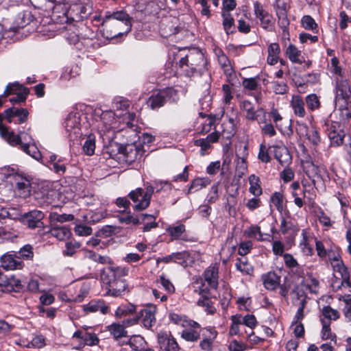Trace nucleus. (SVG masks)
I'll list each match as a JSON object with an SVG mask.
<instances>
[{
	"instance_id": "nucleus-10",
	"label": "nucleus",
	"mask_w": 351,
	"mask_h": 351,
	"mask_svg": "<svg viewBox=\"0 0 351 351\" xmlns=\"http://www.w3.org/2000/svg\"><path fill=\"white\" fill-rule=\"evenodd\" d=\"M5 119L11 123L16 124L25 123L27 120L29 112L23 108L12 107L4 110Z\"/></svg>"
},
{
	"instance_id": "nucleus-16",
	"label": "nucleus",
	"mask_w": 351,
	"mask_h": 351,
	"mask_svg": "<svg viewBox=\"0 0 351 351\" xmlns=\"http://www.w3.org/2000/svg\"><path fill=\"white\" fill-rule=\"evenodd\" d=\"M23 265L21 257L14 254L7 253L1 257V266L5 270L20 269Z\"/></svg>"
},
{
	"instance_id": "nucleus-63",
	"label": "nucleus",
	"mask_w": 351,
	"mask_h": 351,
	"mask_svg": "<svg viewBox=\"0 0 351 351\" xmlns=\"http://www.w3.org/2000/svg\"><path fill=\"white\" fill-rule=\"evenodd\" d=\"M20 257L25 259H31L34 256L33 248L30 245H25L19 252Z\"/></svg>"
},
{
	"instance_id": "nucleus-19",
	"label": "nucleus",
	"mask_w": 351,
	"mask_h": 351,
	"mask_svg": "<svg viewBox=\"0 0 351 351\" xmlns=\"http://www.w3.org/2000/svg\"><path fill=\"white\" fill-rule=\"evenodd\" d=\"M29 89L18 82L9 83L4 90V95L14 94L18 96L19 100L25 101L29 95Z\"/></svg>"
},
{
	"instance_id": "nucleus-58",
	"label": "nucleus",
	"mask_w": 351,
	"mask_h": 351,
	"mask_svg": "<svg viewBox=\"0 0 351 351\" xmlns=\"http://www.w3.org/2000/svg\"><path fill=\"white\" fill-rule=\"evenodd\" d=\"M173 262L182 265L185 263L189 257V253L186 251L171 254Z\"/></svg>"
},
{
	"instance_id": "nucleus-48",
	"label": "nucleus",
	"mask_w": 351,
	"mask_h": 351,
	"mask_svg": "<svg viewBox=\"0 0 351 351\" xmlns=\"http://www.w3.org/2000/svg\"><path fill=\"white\" fill-rule=\"evenodd\" d=\"M167 231L173 239H178L185 232V226L179 224L176 226H170Z\"/></svg>"
},
{
	"instance_id": "nucleus-6",
	"label": "nucleus",
	"mask_w": 351,
	"mask_h": 351,
	"mask_svg": "<svg viewBox=\"0 0 351 351\" xmlns=\"http://www.w3.org/2000/svg\"><path fill=\"white\" fill-rule=\"evenodd\" d=\"M178 99V92L173 88H166L154 93L148 98L147 104L152 110H157L162 107L167 102L176 101Z\"/></svg>"
},
{
	"instance_id": "nucleus-31",
	"label": "nucleus",
	"mask_w": 351,
	"mask_h": 351,
	"mask_svg": "<svg viewBox=\"0 0 351 351\" xmlns=\"http://www.w3.org/2000/svg\"><path fill=\"white\" fill-rule=\"evenodd\" d=\"M286 54L293 63L302 64L305 60L300 51L294 45L290 44L286 50Z\"/></svg>"
},
{
	"instance_id": "nucleus-46",
	"label": "nucleus",
	"mask_w": 351,
	"mask_h": 351,
	"mask_svg": "<svg viewBox=\"0 0 351 351\" xmlns=\"http://www.w3.org/2000/svg\"><path fill=\"white\" fill-rule=\"evenodd\" d=\"M305 101L308 108L311 111L318 110L321 106L319 98L316 94L308 95Z\"/></svg>"
},
{
	"instance_id": "nucleus-35",
	"label": "nucleus",
	"mask_w": 351,
	"mask_h": 351,
	"mask_svg": "<svg viewBox=\"0 0 351 351\" xmlns=\"http://www.w3.org/2000/svg\"><path fill=\"white\" fill-rule=\"evenodd\" d=\"M340 317V314L338 311L332 308L330 306H324L322 309V315L320 317V322L322 320H328L331 323V321H335Z\"/></svg>"
},
{
	"instance_id": "nucleus-12",
	"label": "nucleus",
	"mask_w": 351,
	"mask_h": 351,
	"mask_svg": "<svg viewBox=\"0 0 351 351\" xmlns=\"http://www.w3.org/2000/svg\"><path fill=\"white\" fill-rule=\"evenodd\" d=\"M276 15L278 19V25L282 29L285 34L287 32V27L289 25V21L287 18V5L284 0H276L274 4Z\"/></svg>"
},
{
	"instance_id": "nucleus-30",
	"label": "nucleus",
	"mask_w": 351,
	"mask_h": 351,
	"mask_svg": "<svg viewBox=\"0 0 351 351\" xmlns=\"http://www.w3.org/2000/svg\"><path fill=\"white\" fill-rule=\"evenodd\" d=\"M264 287L267 290L276 289L280 283V278L274 272H269L262 276Z\"/></svg>"
},
{
	"instance_id": "nucleus-50",
	"label": "nucleus",
	"mask_w": 351,
	"mask_h": 351,
	"mask_svg": "<svg viewBox=\"0 0 351 351\" xmlns=\"http://www.w3.org/2000/svg\"><path fill=\"white\" fill-rule=\"evenodd\" d=\"M283 195L280 192H275L271 197V202L276 206L279 212H282L284 209L283 207Z\"/></svg>"
},
{
	"instance_id": "nucleus-38",
	"label": "nucleus",
	"mask_w": 351,
	"mask_h": 351,
	"mask_svg": "<svg viewBox=\"0 0 351 351\" xmlns=\"http://www.w3.org/2000/svg\"><path fill=\"white\" fill-rule=\"evenodd\" d=\"M50 226H55L56 223H64L71 221L74 219V216L71 214H58L57 213H51L49 216Z\"/></svg>"
},
{
	"instance_id": "nucleus-25",
	"label": "nucleus",
	"mask_w": 351,
	"mask_h": 351,
	"mask_svg": "<svg viewBox=\"0 0 351 351\" xmlns=\"http://www.w3.org/2000/svg\"><path fill=\"white\" fill-rule=\"evenodd\" d=\"M32 21V15L29 12L19 13L13 23L10 27V30L14 32H18L20 29L24 28L30 23Z\"/></svg>"
},
{
	"instance_id": "nucleus-5",
	"label": "nucleus",
	"mask_w": 351,
	"mask_h": 351,
	"mask_svg": "<svg viewBox=\"0 0 351 351\" xmlns=\"http://www.w3.org/2000/svg\"><path fill=\"white\" fill-rule=\"evenodd\" d=\"M154 193V187L152 185L147 186L145 190L142 188H137L131 191L128 197L134 203L133 206L134 210L141 211L148 208Z\"/></svg>"
},
{
	"instance_id": "nucleus-3",
	"label": "nucleus",
	"mask_w": 351,
	"mask_h": 351,
	"mask_svg": "<svg viewBox=\"0 0 351 351\" xmlns=\"http://www.w3.org/2000/svg\"><path fill=\"white\" fill-rule=\"evenodd\" d=\"M208 61L204 53L197 49L189 50L188 53L182 57L178 64L186 76L202 75L208 70Z\"/></svg>"
},
{
	"instance_id": "nucleus-21",
	"label": "nucleus",
	"mask_w": 351,
	"mask_h": 351,
	"mask_svg": "<svg viewBox=\"0 0 351 351\" xmlns=\"http://www.w3.org/2000/svg\"><path fill=\"white\" fill-rule=\"evenodd\" d=\"M64 128L67 132L80 134V119L76 112H71L68 114L64 122Z\"/></svg>"
},
{
	"instance_id": "nucleus-47",
	"label": "nucleus",
	"mask_w": 351,
	"mask_h": 351,
	"mask_svg": "<svg viewBox=\"0 0 351 351\" xmlns=\"http://www.w3.org/2000/svg\"><path fill=\"white\" fill-rule=\"evenodd\" d=\"M83 151L88 156H92L95 153V136L89 135L83 145Z\"/></svg>"
},
{
	"instance_id": "nucleus-22",
	"label": "nucleus",
	"mask_w": 351,
	"mask_h": 351,
	"mask_svg": "<svg viewBox=\"0 0 351 351\" xmlns=\"http://www.w3.org/2000/svg\"><path fill=\"white\" fill-rule=\"evenodd\" d=\"M205 281L211 289H216L219 285V268L217 266H209L203 274Z\"/></svg>"
},
{
	"instance_id": "nucleus-49",
	"label": "nucleus",
	"mask_w": 351,
	"mask_h": 351,
	"mask_svg": "<svg viewBox=\"0 0 351 351\" xmlns=\"http://www.w3.org/2000/svg\"><path fill=\"white\" fill-rule=\"evenodd\" d=\"M30 184L27 180H23L16 183V189L18 191L19 195L26 197L29 194Z\"/></svg>"
},
{
	"instance_id": "nucleus-45",
	"label": "nucleus",
	"mask_w": 351,
	"mask_h": 351,
	"mask_svg": "<svg viewBox=\"0 0 351 351\" xmlns=\"http://www.w3.org/2000/svg\"><path fill=\"white\" fill-rule=\"evenodd\" d=\"M322 328L321 331L322 339L323 340L330 339L331 341H336V335L332 333L330 328V322L328 320L322 321Z\"/></svg>"
},
{
	"instance_id": "nucleus-37",
	"label": "nucleus",
	"mask_w": 351,
	"mask_h": 351,
	"mask_svg": "<svg viewBox=\"0 0 351 351\" xmlns=\"http://www.w3.org/2000/svg\"><path fill=\"white\" fill-rule=\"evenodd\" d=\"M1 136L5 138L8 143L12 146H19V148L21 149V145L25 143H22V138L20 134H15L13 132H9L8 130H5V132Z\"/></svg>"
},
{
	"instance_id": "nucleus-2",
	"label": "nucleus",
	"mask_w": 351,
	"mask_h": 351,
	"mask_svg": "<svg viewBox=\"0 0 351 351\" xmlns=\"http://www.w3.org/2000/svg\"><path fill=\"white\" fill-rule=\"evenodd\" d=\"M128 272L129 268L126 267L109 266L101 269L100 280L106 285V295L119 297L128 291V285L123 279Z\"/></svg>"
},
{
	"instance_id": "nucleus-51",
	"label": "nucleus",
	"mask_w": 351,
	"mask_h": 351,
	"mask_svg": "<svg viewBox=\"0 0 351 351\" xmlns=\"http://www.w3.org/2000/svg\"><path fill=\"white\" fill-rule=\"evenodd\" d=\"M245 234L249 238L255 239L258 241H263V234L261 232V228L258 226H252Z\"/></svg>"
},
{
	"instance_id": "nucleus-44",
	"label": "nucleus",
	"mask_w": 351,
	"mask_h": 351,
	"mask_svg": "<svg viewBox=\"0 0 351 351\" xmlns=\"http://www.w3.org/2000/svg\"><path fill=\"white\" fill-rule=\"evenodd\" d=\"M235 266L237 269L241 271L243 274L252 275L254 272L253 267L245 258H237Z\"/></svg>"
},
{
	"instance_id": "nucleus-11",
	"label": "nucleus",
	"mask_w": 351,
	"mask_h": 351,
	"mask_svg": "<svg viewBox=\"0 0 351 351\" xmlns=\"http://www.w3.org/2000/svg\"><path fill=\"white\" fill-rule=\"evenodd\" d=\"M156 313V305L153 304H147L144 308L141 310L138 315L142 318V323L145 328L152 329L155 326Z\"/></svg>"
},
{
	"instance_id": "nucleus-54",
	"label": "nucleus",
	"mask_w": 351,
	"mask_h": 351,
	"mask_svg": "<svg viewBox=\"0 0 351 351\" xmlns=\"http://www.w3.org/2000/svg\"><path fill=\"white\" fill-rule=\"evenodd\" d=\"M44 9L46 11H51L53 14L58 12V9L62 7L60 3H57L56 0H45L43 5Z\"/></svg>"
},
{
	"instance_id": "nucleus-1",
	"label": "nucleus",
	"mask_w": 351,
	"mask_h": 351,
	"mask_svg": "<svg viewBox=\"0 0 351 351\" xmlns=\"http://www.w3.org/2000/svg\"><path fill=\"white\" fill-rule=\"evenodd\" d=\"M131 20L132 18L123 10L107 12L101 23L104 37L112 40L127 34L132 28Z\"/></svg>"
},
{
	"instance_id": "nucleus-15",
	"label": "nucleus",
	"mask_w": 351,
	"mask_h": 351,
	"mask_svg": "<svg viewBox=\"0 0 351 351\" xmlns=\"http://www.w3.org/2000/svg\"><path fill=\"white\" fill-rule=\"evenodd\" d=\"M158 343L163 351H180L179 346L176 339L165 332H161L158 335Z\"/></svg>"
},
{
	"instance_id": "nucleus-13",
	"label": "nucleus",
	"mask_w": 351,
	"mask_h": 351,
	"mask_svg": "<svg viewBox=\"0 0 351 351\" xmlns=\"http://www.w3.org/2000/svg\"><path fill=\"white\" fill-rule=\"evenodd\" d=\"M82 308L85 315L100 312L102 315L109 313L108 304L101 299L91 300L88 303L83 304Z\"/></svg>"
},
{
	"instance_id": "nucleus-20",
	"label": "nucleus",
	"mask_w": 351,
	"mask_h": 351,
	"mask_svg": "<svg viewBox=\"0 0 351 351\" xmlns=\"http://www.w3.org/2000/svg\"><path fill=\"white\" fill-rule=\"evenodd\" d=\"M351 95V88L347 80L337 77L336 98L347 100Z\"/></svg>"
},
{
	"instance_id": "nucleus-62",
	"label": "nucleus",
	"mask_w": 351,
	"mask_h": 351,
	"mask_svg": "<svg viewBox=\"0 0 351 351\" xmlns=\"http://www.w3.org/2000/svg\"><path fill=\"white\" fill-rule=\"evenodd\" d=\"M252 248V242L247 241L241 242L239 245L238 254L241 256H245L247 254Z\"/></svg>"
},
{
	"instance_id": "nucleus-64",
	"label": "nucleus",
	"mask_w": 351,
	"mask_h": 351,
	"mask_svg": "<svg viewBox=\"0 0 351 351\" xmlns=\"http://www.w3.org/2000/svg\"><path fill=\"white\" fill-rule=\"evenodd\" d=\"M230 351H245L247 349V346L237 340H232L230 342L228 346Z\"/></svg>"
},
{
	"instance_id": "nucleus-9",
	"label": "nucleus",
	"mask_w": 351,
	"mask_h": 351,
	"mask_svg": "<svg viewBox=\"0 0 351 351\" xmlns=\"http://www.w3.org/2000/svg\"><path fill=\"white\" fill-rule=\"evenodd\" d=\"M44 217V213L42 211L32 210L21 215V221L23 224L27 226L29 228H40L44 226L43 222Z\"/></svg>"
},
{
	"instance_id": "nucleus-14",
	"label": "nucleus",
	"mask_w": 351,
	"mask_h": 351,
	"mask_svg": "<svg viewBox=\"0 0 351 351\" xmlns=\"http://www.w3.org/2000/svg\"><path fill=\"white\" fill-rule=\"evenodd\" d=\"M269 152L274 154L282 167H288L292 162V156L285 146H269Z\"/></svg>"
},
{
	"instance_id": "nucleus-59",
	"label": "nucleus",
	"mask_w": 351,
	"mask_h": 351,
	"mask_svg": "<svg viewBox=\"0 0 351 351\" xmlns=\"http://www.w3.org/2000/svg\"><path fill=\"white\" fill-rule=\"evenodd\" d=\"M243 86L250 90H255L258 88L257 77L244 78L242 81Z\"/></svg>"
},
{
	"instance_id": "nucleus-29",
	"label": "nucleus",
	"mask_w": 351,
	"mask_h": 351,
	"mask_svg": "<svg viewBox=\"0 0 351 351\" xmlns=\"http://www.w3.org/2000/svg\"><path fill=\"white\" fill-rule=\"evenodd\" d=\"M169 318L171 322L175 324L180 325L183 328L185 326H197L198 323L192 319H189L184 315H181L175 313H170Z\"/></svg>"
},
{
	"instance_id": "nucleus-34",
	"label": "nucleus",
	"mask_w": 351,
	"mask_h": 351,
	"mask_svg": "<svg viewBox=\"0 0 351 351\" xmlns=\"http://www.w3.org/2000/svg\"><path fill=\"white\" fill-rule=\"evenodd\" d=\"M23 139L26 141L27 143L21 145V150L31 156L32 158L38 159L40 156V154L36 146L30 145V143L33 141L32 136H28L27 138V136H23Z\"/></svg>"
},
{
	"instance_id": "nucleus-17",
	"label": "nucleus",
	"mask_w": 351,
	"mask_h": 351,
	"mask_svg": "<svg viewBox=\"0 0 351 351\" xmlns=\"http://www.w3.org/2000/svg\"><path fill=\"white\" fill-rule=\"evenodd\" d=\"M254 11L263 29H268L272 26V16L263 8L260 2L255 1L254 3Z\"/></svg>"
},
{
	"instance_id": "nucleus-41",
	"label": "nucleus",
	"mask_w": 351,
	"mask_h": 351,
	"mask_svg": "<svg viewBox=\"0 0 351 351\" xmlns=\"http://www.w3.org/2000/svg\"><path fill=\"white\" fill-rule=\"evenodd\" d=\"M249 182L250 184L249 191L254 196H259L263 193L262 188L261 186L260 178L254 174L249 177Z\"/></svg>"
},
{
	"instance_id": "nucleus-55",
	"label": "nucleus",
	"mask_w": 351,
	"mask_h": 351,
	"mask_svg": "<svg viewBox=\"0 0 351 351\" xmlns=\"http://www.w3.org/2000/svg\"><path fill=\"white\" fill-rule=\"evenodd\" d=\"M306 300L302 299L300 302L298 309L294 316L293 324H296L304 319V310L306 306Z\"/></svg>"
},
{
	"instance_id": "nucleus-52",
	"label": "nucleus",
	"mask_w": 351,
	"mask_h": 351,
	"mask_svg": "<svg viewBox=\"0 0 351 351\" xmlns=\"http://www.w3.org/2000/svg\"><path fill=\"white\" fill-rule=\"evenodd\" d=\"M158 211H156L154 214H141L139 217H134L132 215L130 223H133L134 225H138L143 223L147 219H156L158 215Z\"/></svg>"
},
{
	"instance_id": "nucleus-4",
	"label": "nucleus",
	"mask_w": 351,
	"mask_h": 351,
	"mask_svg": "<svg viewBox=\"0 0 351 351\" xmlns=\"http://www.w3.org/2000/svg\"><path fill=\"white\" fill-rule=\"evenodd\" d=\"M93 11V5L89 0H84L78 3H73L68 10L62 12L66 22H78L87 19Z\"/></svg>"
},
{
	"instance_id": "nucleus-26",
	"label": "nucleus",
	"mask_w": 351,
	"mask_h": 351,
	"mask_svg": "<svg viewBox=\"0 0 351 351\" xmlns=\"http://www.w3.org/2000/svg\"><path fill=\"white\" fill-rule=\"evenodd\" d=\"M290 105L293 110L295 115L299 117H304L306 110L304 108V101L303 98L299 95H292Z\"/></svg>"
},
{
	"instance_id": "nucleus-28",
	"label": "nucleus",
	"mask_w": 351,
	"mask_h": 351,
	"mask_svg": "<svg viewBox=\"0 0 351 351\" xmlns=\"http://www.w3.org/2000/svg\"><path fill=\"white\" fill-rule=\"evenodd\" d=\"M184 328V329L181 332L182 339L190 342H196L200 339L202 334L197 330L200 328L199 323L197 326H185Z\"/></svg>"
},
{
	"instance_id": "nucleus-7",
	"label": "nucleus",
	"mask_w": 351,
	"mask_h": 351,
	"mask_svg": "<svg viewBox=\"0 0 351 351\" xmlns=\"http://www.w3.org/2000/svg\"><path fill=\"white\" fill-rule=\"evenodd\" d=\"M315 250L319 258L331 263L340 258V249L330 241L315 239Z\"/></svg>"
},
{
	"instance_id": "nucleus-61",
	"label": "nucleus",
	"mask_w": 351,
	"mask_h": 351,
	"mask_svg": "<svg viewBox=\"0 0 351 351\" xmlns=\"http://www.w3.org/2000/svg\"><path fill=\"white\" fill-rule=\"evenodd\" d=\"M317 217L319 222L326 228L332 227L334 223V221L322 210L319 212Z\"/></svg>"
},
{
	"instance_id": "nucleus-53",
	"label": "nucleus",
	"mask_w": 351,
	"mask_h": 351,
	"mask_svg": "<svg viewBox=\"0 0 351 351\" xmlns=\"http://www.w3.org/2000/svg\"><path fill=\"white\" fill-rule=\"evenodd\" d=\"M193 144L197 147H200V154L202 156H204L206 151L212 148L211 144L206 138L195 140Z\"/></svg>"
},
{
	"instance_id": "nucleus-27",
	"label": "nucleus",
	"mask_w": 351,
	"mask_h": 351,
	"mask_svg": "<svg viewBox=\"0 0 351 351\" xmlns=\"http://www.w3.org/2000/svg\"><path fill=\"white\" fill-rule=\"evenodd\" d=\"M240 107L246 112L245 119L250 121H254L258 119V112H263V108L255 110L254 104L248 100H243L241 103Z\"/></svg>"
},
{
	"instance_id": "nucleus-42",
	"label": "nucleus",
	"mask_w": 351,
	"mask_h": 351,
	"mask_svg": "<svg viewBox=\"0 0 351 351\" xmlns=\"http://www.w3.org/2000/svg\"><path fill=\"white\" fill-rule=\"evenodd\" d=\"M223 26L227 34H232L235 32L234 21L229 12H223Z\"/></svg>"
},
{
	"instance_id": "nucleus-60",
	"label": "nucleus",
	"mask_w": 351,
	"mask_h": 351,
	"mask_svg": "<svg viewBox=\"0 0 351 351\" xmlns=\"http://www.w3.org/2000/svg\"><path fill=\"white\" fill-rule=\"evenodd\" d=\"M162 286L164 287L165 291L169 293H173L175 291V287L171 283V282L167 279L165 276V275H161L160 276L159 280H158Z\"/></svg>"
},
{
	"instance_id": "nucleus-40",
	"label": "nucleus",
	"mask_w": 351,
	"mask_h": 351,
	"mask_svg": "<svg viewBox=\"0 0 351 351\" xmlns=\"http://www.w3.org/2000/svg\"><path fill=\"white\" fill-rule=\"evenodd\" d=\"M197 304L199 306L204 308L205 311L209 315H213L215 313L217 309L213 305V302L211 299L207 295H202L197 302Z\"/></svg>"
},
{
	"instance_id": "nucleus-43",
	"label": "nucleus",
	"mask_w": 351,
	"mask_h": 351,
	"mask_svg": "<svg viewBox=\"0 0 351 351\" xmlns=\"http://www.w3.org/2000/svg\"><path fill=\"white\" fill-rule=\"evenodd\" d=\"M210 182L208 178H195L192 181L188 189L187 193H193L199 191L202 189L206 187L210 184Z\"/></svg>"
},
{
	"instance_id": "nucleus-18",
	"label": "nucleus",
	"mask_w": 351,
	"mask_h": 351,
	"mask_svg": "<svg viewBox=\"0 0 351 351\" xmlns=\"http://www.w3.org/2000/svg\"><path fill=\"white\" fill-rule=\"evenodd\" d=\"M217 331L214 328H204L201 336L202 340L199 342V347L204 351H211L213 344L217 336Z\"/></svg>"
},
{
	"instance_id": "nucleus-24",
	"label": "nucleus",
	"mask_w": 351,
	"mask_h": 351,
	"mask_svg": "<svg viewBox=\"0 0 351 351\" xmlns=\"http://www.w3.org/2000/svg\"><path fill=\"white\" fill-rule=\"evenodd\" d=\"M335 271L338 272L342 278L341 284L343 285L350 284V273L348 267L344 265L341 258H339L338 261H334L331 263Z\"/></svg>"
},
{
	"instance_id": "nucleus-32",
	"label": "nucleus",
	"mask_w": 351,
	"mask_h": 351,
	"mask_svg": "<svg viewBox=\"0 0 351 351\" xmlns=\"http://www.w3.org/2000/svg\"><path fill=\"white\" fill-rule=\"evenodd\" d=\"M300 129H304L308 140L314 145L317 146L321 142V137L318 130L315 127L308 128L306 125H300Z\"/></svg>"
},
{
	"instance_id": "nucleus-36",
	"label": "nucleus",
	"mask_w": 351,
	"mask_h": 351,
	"mask_svg": "<svg viewBox=\"0 0 351 351\" xmlns=\"http://www.w3.org/2000/svg\"><path fill=\"white\" fill-rule=\"evenodd\" d=\"M49 232L60 241L65 240L71 235L70 229L66 226H61V228H50Z\"/></svg>"
},
{
	"instance_id": "nucleus-39",
	"label": "nucleus",
	"mask_w": 351,
	"mask_h": 351,
	"mask_svg": "<svg viewBox=\"0 0 351 351\" xmlns=\"http://www.w3.org/2000/svg\"><path fill=\"white\" fill-rule=\"evenodd\" d=\"M107 328L114 339H119L127 336V331L125 330L124 326L120 324L113 323L108 326Z\"/></svg>"
},
{
	"instance_id": "nucleus-57",
	"label": "nucleus",
	"mask_w": 351,
	"mask_h": 351,
	"mask_svg": "<svg viewBox=\"0 0 351 351\" xmlns=\"http://www.w3.org/2000/svg\"><path fill=\"white\" fill-rule=\"evenodd\" d=\"M269 147L267 148L266 146L263 144L260 145L259 152L258 155V158L263 162L268 163L271 160V157L269 154Z\"/></svg>"
},
{
	"instance_id": "nucleus-56",
	"label": "nucleus",
	"mask_w": 351,
	"mask_h": 351,
	"mask_svg": "<svg viewBox=\"0 0 351 351\" xmlns=\"http://www.w3.org/2000/svg\"><path fill=\"white\" fill-rule=\"evenodd\" d=\"M302 26L306 29L314 30L317 28V24L315 20L309 15H306L302 19Z\"/></svg>"
},
{
	"instance_id": "nucleus-33",
	"label": "nucleus",
	"mask_w": 351,
	"mask_h": 351,
	"mask_svg": "<svg viewBox=\"0 0 351 351\" xmlns=\"http://www.w3.org/2000/svg\"><path fill=\"white\" fill-rule=\"evenodd\" d=\"M268 56L267 62L270 65L276 64L279 59V53L280 51V46L277 43H271L267 49Z\"/></svg>"
},
{
	"instance_id": "nucleus-23",
	"label": "nucleus",
	"mask_w": 351,
	"mask_h": 351,
	"mask_svg": "<svg viewBox=\"0 0 351 351\" xmlns=\"http://www.w3.org/2000/svg\"><path fill=\"white\" fill-rule=\"evenodd\" d=\"M115 146L117 148L118 153L122 154L125 157V160L127 162H131L138 158L139 151L136 146L133 145H127L123 146L118 143H117Z\"/></svg>"
},
{
	"instance_id": "nucleus-8",
	"label": "nucleus",
	"mask_w": 351,
	"mask_h": 351,
	"mask_svg": "<svg viewBox=\"0 0 351 351\" xmlns=\"http://www.w3.org/2000/svg\"><path fill=\"white\" fill-rule=\"evenodd\" d=\"M326 126V132L330 139V146L339 147L341 145L346 136L341 124L338 121H328Z\"/></svg>"
}]
</instances>
